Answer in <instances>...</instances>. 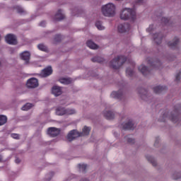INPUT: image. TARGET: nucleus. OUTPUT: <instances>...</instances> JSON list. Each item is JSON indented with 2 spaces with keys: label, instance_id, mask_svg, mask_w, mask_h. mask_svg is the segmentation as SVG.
<instances>
[{
  "label": "nucleus",
  "instance_id": "47",
  "mask_svg": "<svg viewBox=\"0 0 181 181\" xmlns=\"http://www.w3.org/2000/svg\"><path fill=\"white\" fill-rule=\"evenodd\" d=\"M158 139H156V141H155V144H154L155 146H156V144H158Z\"/></svg>",
  "mask_w": 181,
  "mask_h": 181
},
{
  "label": "nucleus",
  "instance_id": "33",
  "mask_svg": "<svg viewBox=\"0 0 181 181\" xmlns=\"http://www.w3.org/2000/svg\"><path fill=\"white\" fill-rule=\"evenodd\" d=\"M54 43H59V42H62V35H57L54 38Z\"/></svg>",
  "mask_w": 181,
  "mask_h": 181
},
{
  "label": "nucleus",
  "instance_id": "42",
  "mask_svg": "<svg viewBox=\"0 0 181 181\" xmlns=\"http://www.w3.org/2000/svg\"><path fill=\"white\" fill-rule=\"evenodd\" d=\"M40 26L45 28V26H46V21H42L41 23H40Z\"/></svg>",
  "mask_w": 181,
  "mask_h": 181
},
{
  "label": "nucleus",
  "instance_id": "23",
  "mask_svg": "<svg viewBox=\"0 0 181 181\" xmlns=\"http://www.w3.org/2000/svg\"><path fill=\"white\" fill-rule=\"evenodd\" d=\"M123 129H127L129 131L134 129V123L132 120H129V122L123 125Z\"/></svg>",
  "mask_w": 181,
  "mask_h": 181
},
{
  "label": "nucleus",
  "instance_id": "1",
  "mask_svg": "<svg viewBox=\"0 0 181 181\" xmlns=\"http://www.w3.org/2000/svg\"><path fill=\"white\" fill-rule=\"evenodd\" d=\"M90 131H91V127L86 126L83 127L82 132H79L76 129L71 130L67 135V139L69 142H71V141H74L78 136H87L90 134Z\"/></svg>",
  "mask_w": 181,
  "mask_h": 181
},
{
  "label": "nucleus",
  "instance_id": "36",
  "mask_svg": "<svg viewBox=\"0 0 181 181\" xmlns=\"http://www.w3.org/2000/svg\"><path fill=\"white\" fill-rule=\"evenodd\" d=\"M161 22H162V23H164V25H169V22H170V20H169L165 17H163L161 18Z\"/></svg>",
  "mask_w": 181,
  "mask_h": 181
},
{
  "label": "nucleus",
  "instance_id": "22",
  "mask_svg": "<svg viewBox=\"0 0 181 181\" xmlns=\"http://www.w3.org/2000/svg\"><path fill=\"white\" fill-rule=\"evenodd\" d=\"M103 115L106 119H114L115 115L111 111H104Z\"/></svg>",
  "mask_w": 181,
  "mask_h": 181
},
{
  "label": "nucleus",
  "instance_id": "29",
  "mask_svg": "<svg viewBox=\"0 0 181 181\" xmlns=\"http://www.w3.org/2000/svg\"><path fill=\"white\" fill-rule=\"evenodd\" d=\"M32 107H33V105H32V103H26L21 107V110L23 111H28V110H30Z\"/></svg>",
  "mask_w": 181,
  "mask_h": 181
},
{
  "label": "nucleus",
  "instance_id": "4",
  "mask_svg": "<svg viewBox=\"0 0 181 181\" xmlns=\"http://www.w3.org/2000/svg\"><path fill=\"white\" fill-rule=\"evenodd\" d=\"M102 13L104 16H114L115 15V5L109 3L102 7Z\"/></svg>",
  "mask_w": 181,
  "mask_h": 181
},
{
  "label": "nucleus",
  "instance_id": "44",
  "mask_svg": "<svg viewBox=\"0 0 181 181\" xmlns=\"http://www.w3.org/2000/svg\"><path fill=\"white\" fill-rule=\"evenodd\" d=\"M15 162L16 163H21V160L19 158H16Z\"/></svg>",
  "mask_w": 181,
  "mask_h": 181
},
{
  "label": "nucleus",
  "instance_id": "8",
  "mask_svg": "<svg viewBox=\"0 0 181 181\" xmlns=\"http://www.w3.org/2000/svg\"><path fill=\"white\" fill-rule=\"evenodd\" d=\"M47 134L52 138H55L57 135L60 134V129H57L56 127H49L47 129Z\"/></svg>",
  "mask_w": 181,
  "mask_h": 181
},
{
  "label": "nucleus",
  "instance_id": "31",
  "mask_svg": "<svg viewBox=\"0 0 181 181\" xmlns=\"http://www.w3.org/2000/svg\"><path fill=\"white\" fill-rule=\"evenodd\" d=\"M146 158L148 162L152 163L153 166H156V161H155V159H153L152 156H147Z\"/></svg>",
  "mask_w": 181,
  "mask_h": 181
},
{
  "label": "nucleus",
  "instance_id": "49",
  "mask_svg": "<svg viewBox=\"0 0 181 181\" xmlns=\"http://www.w3.org/2000/svg\"><path fill=\"white\" fill-rule=\"evenodd\" d=\"M160 121L161 122H165V119H160Z\"/></svg>",
  "mask_w": 181,
  "mask_h": 181
},
{
  "label": "nucleus",
  "instance_id": "7",
  "mask_svg": "<svg viewBox=\"0 0 181 181\" xmlns=\"http://www.w3.org/2000/svg\"><path fill=\"white\" fill-rule=\"evenodd\" d=\"M26 86L28 88H36V87L39 86V81L37 78H31L28 80Z\"/></svg>",
  "mask_w": 181,
  "mask_h": 181
},
{
  "label": "nucleus",
  "instance_id": "28",
  "mask_svg": "<svg viewBox=\"0 0 181 181\" xmlns=\"http://www.w3.org/2000/svg\"><path fill=\"white\" fill-rule=\"evenodd\" d=\"M6 121H8V118L5 115H0V127L6 124Z\"/></svg>",
  "mask_w": 181,
  "mask_h": 181
},
{
  "label": "nucleus",
  "instance_id": "16",
  "mask_svg": "<svg viewBox=\"0 0 181 181\" xmlns=\"http://www.w3.org/2000/svg\"><path fill=\"white\" fill-rule=\"evenodd\" d=\"M57 112L60 115H73V114H76V110L65 109V110L62 111V112H60L59 110Z\"/></svg>",
  "mask_w": 181,
  "mask_h": 181
},
{
  "label": "nucleus",
  "instance_id": "26",
  "mask_svg": "<svg viewBox=\"0 0 181 181\" xmlns=\"http://www.w3.org/2000/svg\"><path fill=\"white\" fill-rule=\"evenodd\" d=\"M139 94H141V98H145V97H147V95L148 94V90H146V89L144 88H141L139 90Z\"/></svg>",
  "mask_w": 181,
  "mask_h": 181
},
{
  "label": "nucleus",
  "instance_id": "15",
  "mask_svg": "<svg viewBox=\"0 0 181 181\" xmlns=\"http://www.w3.org/2000/svg\"><path fill=\"white\" fill-rule=\"evenodd\" d=\"M52 73H53V69H52V66H47L42 71L41 75L42 76V77H47L50 76Z\"/></svg>",
  "mask_w": 181,
  "mask_h": 181
},
{
  "label": "nucleus",
  "instance_id": "48",
  "mask_svg": "<svg viewBox=\"0 0 181 181\" xmlns=\"http://www.w3.org/2000/svg\"><path fill=\"white\" fill-rule=\"evenodd\" d=\"M81 181H88V180L84 178V179H82Z\"/></svg>",
  "mask_w": 181,
  "mask_h": 181
},
{
  "label": "nucleus",
  "instance_id": "46",
  "mask_svg": "<svg viewBox=\"0 0 181 181\" xmlns=\"http://www.w3.org/2000/svg\"><path fill=\"white\" fill-rule=\"evenodd\" d=\"M180 177H174L173 179H174L175 180H177V179H180Z\"/></svg>",
  "mask_w": 181,
  "mask_h": 181
},
{
  "label": "nucleus",
  "instance_id": "19",
  "mask_svg": "<svg viewBox=\"0 0 181 181\" xmlns=\"http://www.w3.org/2000/svg\"><path fill=\"white\" fill-rule=\"evenodd\" d=\"M166 90H168L166 86H158L153 88V91L156 94H160V93H164Z\"/></svg>",
  "mask_w": 181,
  "mask_h": 181
},
{
  "label": "nucleus",
  "instance_id": "9",
  "mask_svg": "<svg viewBox=\"0 0 181 181\" xmlns=\"http://www.w3.org/2000/svg\"><path fill=\"white\" fill-rule=\"evenodd\" d=\"M117 29L119 33H125V32H128L131 29V25L129 23L119 24Z\"/></svg>",
  "mask_w": 181,
  "mask_h": 181
},
{
  "label": "nucleus",
  "instance_id": "20",
  "mask_svg": "<svg viewBox=\"0 0 181 181\" xmlns=\"http://www.w3.org/2000/svg\"><path fill=\"white\" fill-rule=\"evenodd\" d=\"M178 43H179V38L177 37H175L173 39V42H169L168 43V47H170V49H176V47L177 46Z\"/></svg>",
  "mask_w": 181,
  "mask_h": 181
},
{
  "label": "nucleus",
  "instance_id": "38",
  "mask_svg": "<svg viewBox=\"0 0 181 181\" xmlns=\"http://www.w3.org/2000/svg\"><path fill=\"white\" fill-rule=\"evenodd\" d=\"M181 71H180L175 76V81H180Z\"/></svg>",
  "mask_w": 181,
  "mask_h": 181
},
{
  "label": "nucleus",
  "instance_id": "3",
  "mask_svg": "<svg viewBox=\"0 0 181 181\" xmlns=\"http://www.w3.org/2000/svg\"><path fill=\"white\" fill-rule=\"evenodd\" d=\"M125 62H127V57L122 55L118 56L110 62V67L114 70H118Z\"/></svg>",
  "mask_w": 181,
  "mask_h": 181
},
{
  "label": "nucleus",
  "instance_id": "35",
  "mask_svg": "<svg viewBox=\"0 0 181 181\" xmlns=\"http://www.w3.org/2000/svg\"><path fill=\"white\" fill-rule=\"evenodd\" d=\"M15 9H16L17 12L18 13H23L25 12V11L23 10V8H22V7L19 6H16L15 7Z\"/></svg>",
  "mask_w": 181,
  "mask_h": 181
},
{
  "label": "nucleus",
  "instance_id": "10",
  "mask_svg": "<svg viewBox=\"0 0 181 181\" xmlns=\"http://www.w3.org/2000/svg\"><path fill=\"white\" fill-rule=\"evenodd\" d=\"M20 57L21 60H24L25 64H28L30 60V52L29 51H24L20 54Z\"/></svg>",
  "mask_w": 181,
  "mask_h": 181
},
{
  "label": "nucleus",
  "instance_id": "13",
  "mask_svg": "<svg viewBox=\"0 0 181 181\" xmlns=\"http://www.w3.org/2000/svg\"><path fill=\"white\" fill-rule=\"evenodd\" d=\"M62 9L58 10L57 13L55 14L54 17V22H59V21H63L65 18L64 14H63Z\"/></svg>",
  "mask_w": 181,
  "mask_h": 181
},
{
  "label": "nucleus",
  "instance_id": "43",
  "mask_svg": "<svg viewBox=\"0 0 181 181\" xmlns=\"http://www.w3.org/2000/svg\"><path fill=\"white\" fill-rule=\"evenodd\" d=\"M142 2H144V0H137L136 1V5H141V4H142Z\"/></svg>",
  "mask_w": 181,
  "mask_h": 181
},
{
  "label": "nucleus",
  "instance_id": "41",
  "mask_svg": "<svg viewBox=\"0 0 181 181\" xmlns=\"http://www.w3.org/2000/svg\"><path fill=\"white\" fill-rule=\"evenodd\" d=\"M152 30H153V25H150L148 27V28H147V32L151 33V32H152Z\"/></svg>",
  "mask_w": 181,
  "mask_h": 181
},
{
  "label": "nucleus",
  "instance_id": "18",
  "mask_svg": "<svg viewBox=\"0 0 181 181\" xmlns=\"http://www.w3.org/2000/svg\"><path fill=\"white\" fill-rule=\"evenodd\" d=\"M122 90H119L118 91H113L111 94H110V97L112 98H117V100H121V98H122Z\"/></svg>",
  "mask_w": 181,
  "mask_h": 181
},
{
  "label": "nucleus",
  "instance_id": "14",
  "mask_svg": "<svg viewBox=\"0 0 181 181\" xmlns=\"http://www.w3.org/2000/svg\"><path fill=\"white\" fill-rule=\"evenodd\" d=\"M153 36V40L156 45H160L162 43V40L163 39V35H162V33H156Z\"/></svg>",
  "mask_w": 181,
  "mask_h": 181
},
{
  "label": "nucleus",
  "instance_id": "17",
  "mask_svg": "<svg viewBox=\"0 0 181 181\" xmlns=\"http://www.w3.org/2000/svg\"><path fill=\"white\" fill-rule=\"evenodd\" d=\"M139 70L143 74V76H148V74H151V70H149V69L144 65H141L139 66Z\"/></svg>",
  "mask_w": 181,
  "mask_h": 181
},
{
  "label": "nucleus",
  "instance_id": "24",
  "mask_svg": "<svg viewBox=\"0 0 181 181\" xmlns=\"http://www.w3.org/2000/svg\"><path fill=\"white\" fill-rule=\"evenodd\" d=\"M86 46H88L89 49H93V50L98 49V45L94 43V42H93L92 40H88L86 42Z\"/></svg>",
  "mask_w": 181,
  "mask_h": 181
},
{
  "label": "nucleus",
  "instance_id": "34",
  "mask_svg": "<svg viewBox=\"0 0 181 181\" xmlns=\"http://www.w3.org/2000/svg\"><path fill=\"white\" fill-rule=\"evenodd\" d=\"M78 168L81 169V172H86L87 169V165L86 164H78Z\"/></svg>",
  "mask_w": 181,
  "mask_h": 181
},
{
  "label": "nucleus",
  "instance_id": "11",
  "mask_svg": "<svg viewBox=\"0 0 181 181\" xmlns=\"http://www.w3.org/2000/svg\"><path fill=\"white\" fill-rule=\"evenodd\" d=\"M6 43L8 45H16V37L12 34H8L5 37Z\"/></svg>",
  "mask_w": 181,
  "mask_h": 181
},
{
  "label": "nucleus",
  "instance_id": "37",
  "mask_svg": "<svg viewBox=\"0 0 181 181\" xmlns=\"http://www.w3.org/2000/svg\"><path fill=\"white\" fill-rule=\"evenodd\" d=\"M57 111H59V112H63V111H66V109H64V107H57V110H56L57 115H59L57 113Z\"/></svg>",
  "mask_w": 181,
  "mask_h": 181
},
{
  "label": "nucleus",
  "instance_id": "2",
  "mask_svg": "<svg viewBox=\"0 0 181 181\" xmlns=\"http://www.w3.org/2000/svg\"><path fill=\"white\" fill-rule=\"evenodd\" d=\"M120 18L122 21L130 19L132 22L136 19V12L132 8H124L120 13Z\"/></svg>",
  "mask_w": 181,
  "mask_h": 181
},
{
  "label": "nucleus",
  "instance_id": "40",
  "mask_svg": "<svg viewBox=\"0 0 181 181\" xmlns=\"http://www.w3.org/2000/svg\"><path fill=\"white\" fill-rule=\"evenodd\" d=\"M128 144H135V140L133 139H127Z\"/></svg>",
  "mask_w": 181,
  "mask_h": 181
},
{
  "label": "nucleus",
  "instance_id": "5",
  "mask_svg": "<svg viewBox=\"0 0 181 181\" xmlns=\"http://www.w3.org/2000/svg\"><path fill=\"white\" fill-rule=\"evenodd\" d=\"M181 110V105H177L175 106V109L173 110L174 113H172L170 116V119L172 121V122H177L179 121V117L180 114Z\"/></svg>",
  "mask_w": 181,
  "mask_h": 181
},
{
  "label": "nucleus",
  "instance_id": "30",
  "mask_svg": "<svg viewBox=\"0 0 181 181\" xmlns=\"http://www.w3.org/2000/svg\"><path fill=\"white\" fill-rule=\"evenodd\" d=\"M95 26L98 29V30H104L105 29V26H103V23L101 21H96Z\"/></svg>",
  "mask_w": 181,
  "mask_h": 181
},
{
  "label": "nucleus",
  "instance_id": "27",
  "mask_svg": "<svg viewBox=\"0 0 181 181\" xmlns=\"http://www.w3.org/2000/svg\"><path fill=\"white\" fill-rule=\"evenodd\" d=\"M59 81L62 84H71V78H63L59 79Z\"/></svg>",
  "mask_w": 181,
  "mask_h": 181
},
{
  "label": "nucleus",
  "instance_id": "25",
  "mask_svg": "<svg viewBox=\"0 0 181 181\" xmlns=\"http://www.w3.org/2000/svg\"><path fill=\"white\" fill-rule=\"evenodd\" d=\"M91 62H93V63H103L104 58L100 57H94L91 59Z\"/></svg>",
  "mask_w": 181,
  "mask_h": 181
},
{
  "label": "nucleus",
  "instance_id": "50",
  "mask_svg": "<svg viewBox=\"0 0 181 181\" xmlns=\"http://www.w3.org/2000/svg\"><path fill=\"white\" fill-rule=\"evenodd\" d=\"M2 160V156L0 155V162Z\"/></svg>",
  "mask_w": 181,
  "mask_h": 181
},
{
  "label": "nucleus",
  "instance_id": "39",
  "mask_svg": "<svg viewBox=\"0 0 181 181\" xmlns=\"http://www.w3.org/2000/svg\"><path fill=\"white\" fill-rule=\"evenodd\" d=\"M11 136L13 138V139H19V134H11Z\"/></svg>",
  "mask_w": 181,
  "mask_h": 181
},
{
  "label": "nucleus",
  "instance_id": "45",
  "mask_svg": "<svg viewBox=\"0 0 181 181\" xmlns=\"http://www.w3.org/2000/svg\"><path fill=\"white\" fill-rule=\"evenodd\" d=\"M163 117V118H168V115L166 113H164Z\"/></svg>",
  "mask_w": 181,
  "mask_h": 181
},
{
  "label": "nucleus",
  "instance_id": "51",
  "mask_svg": "<svg viewBox=\"0 0 181 181\" xmlns=\"http://www.w3.org/2000/svg\"><path fill=\"white\" fill-rule=\"evenodd\" d=\"M50 175H52V176H53L54 175V173L52 172V173H50Z\"/></svg>",
  "mask_w": 181,
  "mask_h": 181
},
{
  "label": "nucleus",
  "instance_id": "21",
  "mask_svg": "<svg viewBox=\"0 0 181 181\" xmlns=\"http://www.w3.org/2000/svg\"><path fill=\"white\" fill-rule=\"evenodd\" d=\"M52 93L55 95V97H59V95H62V88L59 86H54L52 88Z\"/></svg>",
  "mask_w": 181,
  "mask_h": 181
},
{
  "label": "nucleus",
  "instance_id": "6",
  "mask_svg": "<svg viewBox=\"0 0 181 181\" xmlns=\"http://www.w3.org/2000/svg\"><path fill=\"white\" fill-rule=\"evenodd\" d=\"M147 63L153 69H159L161 64L159 59H154L153 58H147Z\"/></svg>",
  "mask_w": 181,
  "mask_h": 181
},
{
  "label": "nucleus",
  "instance_id": "12",
  "mask_svg": "<svg viewBox=\"0 0 181 181\" xmlns=\"http://www.w3.org/2000/svg\"><path fill=\"white\" fill-rule=\"evenodd\" d=\"M129 63L132 68H127L126 69V74L129 77H132L134 76V67H135V62L130 60L129 61Z\"/></svg>",
  "mask_w": 181,
  "mask_h": 181
},
{
  "label": "nucleus",
  "instance_id": "32",
  "mask_svg": "<svg viewBox=\"0 0 181 181\" xmlns=\"http://www.w3.org/2000/svg\"><path fill=\"white\" fill-rule=\"evenodd\" d=\"M37 48L39 49V50H42V52H47V47H46L43 44H39L37 45Z\"/></svg>",
  "mask_w": 181,
  "mask_h": 181
}]
</instances>
